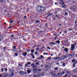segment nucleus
Listing matches in <instances>:
<instances>
[{"mask_svg": "<svg viewBox=\"0 0 77 77\" xmlns=\"http://www.w3.org/2000/svg\"><path fill=\"white\" fill-rule=\"evenodd\" d=\"M42 71V69L39 68L38 69V73H39V72H40V71Z\"/></svg>", "mask_w": 77, "mask_h": 77, "instance_id": "14", "label": "nucleus"}, {"mask_svg": "<svg viewBox=\"0 0 77 77\" xmlns=\"http://www.w3.org/2000/svg\"><path fill=\"white\" fill-rule=\"evenodd\" d=\"M5 71H7V68H5Z\"/></svg>", "mask_w": 77, "mask_h": 77, "instance_id": "61", "label": "nucleus"}, {"mask_svg": "<svg viewBox=\"0 0 77 77\" xmlns=\"http://www.w3.org/2000/svg\"><path fill=\"white\" fill-rule=\"evenodd\" d=\"M3 69H4L3 68L1 69V70L2 71V72H3Z\"/></svg>", "mask_w": 77, "mask_h": 77, "instance_id": "55", "label": "nucleus"}, {"mask_svg": "<svg viewBox=\"0 0 77 77\" xmlns=\"http://www.w3.org/2000/svg\"><path fill=\"white\" fill-rule=\"evenodd\" d=\"M35 54H38V52H35Z\"/></svg>", "mask_w": 77, "mask_h": 77, "instance_id": "43", "label": "nucleus"}, {"mask_svg": "<svg viewBox=\"0 0 77 77\" xmlns=\"http://www.w3.org/2000/svg\"><path fill=\"white\" fill-rule=\"evenodd\" d=\"M0 2H1V3H3V2H4V0H1V1H0Z\"/></svg>", "mask_w": 77, "mask_h": 77, "instance_id": "34", "label": "nucleus"}, {"mask_svg": "<svg viewBox=\"0 0 77 77\" xmlns=\"http://www.w3.org/2000/svg\"><path fill=\"white\" fill-rule=\"evenodd\" d=\"M42 32H43V31H42V30L40 31L39 32V33L41 34V33Z\"/></svg>", "mask_w": 77, "mask_h": 77, "instance_id": "31", "label": "nucleus"}, {"mask_svg": "<svg viewBox=\"0 0 77 77\" xmlns=\"http://www.w3.org/2000/svg\"><path fill=\"white\" fill-rule=\"evenodd\" d=\"M72 54H69L67 56V55H65L63 56H62L61 57V58L59 59V60H63V59H66L68 57H71V56H72Z\"/></svg>", "mask_w": 77, "mask_h": 77, "instance_id": "2", "label": "nucleus"}, {"mask_svg": "<svg viewBox=\"0 0 77 77\" xmlns=\"http://www.w3.org/2000/svg\"><path fill=\"white\" fill-rule=\"evenodd\" d=\"M76 45V43H75L74 44H73V45H72V46L71 47V50L72 51L73 50H74V47H75V46H75V45Z\"/></svg>", "mask_w": 77, "mask_h": 77, "instance_id": "3", "label": "nucleus"}, {"mask_svg": "<svg viewBox=\"0 0 77 77\" xmlns=\"http://www.w3.org/2000/svg\"><path fill=\"white\" fill-rule=\"evenodd\" d=\"M13 48L14 49H15V48H16V46H13Z\"/></svg>", "mask_w": 77, "mask_h": 77, "instance_id": "40", "label": "nucleus"}, {"mask_svg": "<svg viewBox=\"0 0 77 77\" xmlns=\"http://www.w3.org/2000/svg\"><path fill=\"white\" fill-rule=\"evenodd\" d=\"M11 69H11L10 71L12 72H14V67H12Z\"/></svg>", "mask_w": 77, "mask_h": 77, "instance_id": "13", "label": "nucleus"}, {"mask_svg": "<svg viewBox=\"0 0 77 77\" xmlns=\"http://www.w3.org/2000/svg\"><path fill=\"white\" fill-rule=\"evenodd\" d=\"M43 75H44V73H41V75H42V76Z\"/></svg>", "mask_w": 77, "mask_h": 77, "instance_id": "49", "label": "nucleus"}, {"mask_svg": "<svg viewBox=\"0 0 77 77\" xmlns=\"http://www.w3.org/2000/svg\"><path fill=\"white\" fill-rule=\"evenodd\" d=\"M30 54L31 55V56H33V54L32 53H31Z\"/></svg>", "mask_w": 77, "mask_h": 77, "instance_id": "53", "label": "nucleus"}, {"mask_svg": "<svg viewBox=\"0 0 77 77\" xmlns=\"http://www.w3.org/2000/svg\"><path fill=\"white\" fill-rule=\"evenodd\" d=\"M27 51H28V52H29V51H30V49H27Z\"/></svg>", "mask_w": 77, "mask_h": 77, "instance_id": "38", "label": "nucleus"}, {"mask_svg": "<svg viewBox=\"0 0 77 77\" xmlns=\"http://www.w3.org/2000/svg\"><path fill=\"white\" fill-rule=\"evenodd\" d=\"M33 62H34V63H36V62H38V60H34Z\"/></svg>", "mask_w": 77, "mask_h": 77, "instance_id": "23", "label": "nucleus"}, {"mask_svg": "<svg viewBox=\"0 0 77 77\" xmlns=\"http://www.w3.org/2000/svg\"><path fill=\"white\" fill-rule=\"evenodd\" d=\"M51 68V64H49V65H46L45 66V68Z\"/></svg>", "mask_w": 77, "mask_h": 77, "instance_id": "6", "label": "nucleus"}, {"mask_svg": "<svg viewBox=\"0 0 77 77\" xmlns=\"http://www.w3.org/2000/svg\"><path fill=\"white\" fill-rule=\"evenodd\" d=\"M54 69L55 71H57V70H58V67H56L55 68H54Z\"/></svg>", "mask_w": 77, "mask_h": 77, "instance_id": "17", "label": "nucleus"}, {"mask_svg": "<svg viewBox=\"0 0 77 77\" xmlns=\"http://www.w3.org/2000/svg\"><path fill=\"white\" fill-rule=\"evenodd\" d=\"M2 74H0V77H2Z\"/></svg>", "mask_w": 77, "mask_h": 77, "instance_id": "52", "label": "nucleus"}, {"mask_svg": "<svg viewBox=\"0 0 77 77\" xmlns=\"http://www.w3.org/2000/svg\"><path fill=\"white\" fill-rule=\"evenodd\" d=\"M74 60H75V59H73L72 60V62H75Z\"/></svg>", "mask_w": 77, "mask_h": 77, "instance_id": "45", "label": "nucleus"}, {"mask_svg": "<svg viewBox=\"0 0 77 77\" xmlns=\"http://www.w3.org/2000/svg\"><path fill=\"white\" fill-rule=\"evenodd\" d=\"M72 77H77V75H74L72 76Z\"/></svg>", "mask_w": 77, "mask_h": 77, "instance_id": "36", "label": "nucleus"}, {"mask_svg": "<svg viewBox=\"0 0 77 77\" xmlns=\"http://www.w3.org/2000/svg\"><path fill=\"white\" fill-rule=\"evenodd\" d=\"M35 65H39V62H38L37 63H36Z\"/></svg>", "mask_w": 77, "mask_h": 77, "instance_id": "37", "label": "nucleus"}, {"mask_svg": "<svg viewBox=\"0 0 77 77\" xmlns=\"http://www.w3.org/2000/svg\"><path fill=\"white\" fill-rule=\"evenodd\" d=\"M8 77H12V76L11 75H10L8 76Z\"/></svg>", "mask_w": 77, "mask_h": 77, "instance_id": "44", "label": "nucleus"}, {"mask_svg": "<svg viewBox=\"0 0 77 77\" xmlns=\"http://www.w3.org/2000/svg\"><path fill=\"white\" fill-rule=\"evenodd\" d=\"M15 55L16 56H18V54H15Z\"/></svg>", "mask_w": 77, "mask_h": 77, "instance_id": "48", "label": "nucleus"}, {"mask_svg": "<svg viewBox=\"0 0 77 77\" xmlns=\"http://www.w3.org/2000/svg\"><path fill=\"white\" fill-rule=\"evenodd\" d=\"M60 58H61V57L60 58H59V57H56L54 58H53V59L54 60H57V59H58V60H60V61L62 60H59V59H60Z\"/></svg>", "mask_w": 77, "mask_h": 77, "instance_id": "5", "label": "nucleus"}, {"mask_svg": "<svg viewBox=\"0 0 77 77\" xmlns=\"http://www.w3.org/2000/svg\"><path fill=\"white\" fill-rule=\"evenodd\" d=\"M14 35H12L11 36V38H14Z\"/></svg>", "mask_w": 77, "mask_h": 77, "instance_id": "42", "label": "nucleus"}, {"mask_svg": "<svg viewBox=\"0 0 77 77\" xmlns=\"http://www.w3.org/2000/svg\"><path fill=\"white\" fill-rule=\"evenodd\" d=\"M75 56L76 57H77V54L75 55Z\"/></svg>", "mask_w": 77, "mask_h": 77, "instance_id": "64", "label": "nucleus"}, {"mask_svg": "<svg viewBox=\"0 0 77 77\" xmlns=\"http://www.w3.org/2000/svg\"><path fill=\"white\" fill-rule=\"evenodd\" d=\"M57 36L56 35V36L55 38H54V39L56 40V38H57Z\"/></svg>", "mask_w": 77, "mask_h": 77, "instance_id": "39", "label": "nucleus"}, {"mask_svg": "<svg viewBox=\"0 0 77 77\" xmlns=\"http://www.w3.org/2000/svg\"><path fill=\"white\" fill-rule=\"evenodd\" d=\"M56 43H57L58 44H60V41L59 40L57 41H56Z\"/></svg>", "mask_w": 77, "mask_h": 77, "instance_id": "20", "label": "nucleus"}, {"mask_svg": "<svg viewBox=\"0 0 77 77\" xmlns=\"http://www.w3.org/2000/svg\"><path fill=\"white\" fill-rule=\"evenodd\" d=\"M13 22H14L13 21H11L10 22V24H11V23H13Z\"/></svg>", "mask_w": 77, "mask_h": 77, "instance_id": "58", "label": "nucleus"}, {"mask_svg": "<svg viewBox=\"0 0 77 77\" xmlns=\"http://www.w3.org/2000/svg\"><path fill=\"white\" fill-rule=\"evenodd\" d=\"M51 58V57H49L48 58V60H50Z\"/></svg>", "mask_w": 77, "mask_h": 77, "instance_id": "28", "label": "nucleus"}, {"mask_svg": "<svg viewBox=\"0 0 77 77\" xmlns=\"http://www.w3.org/2000/svg\"><path fill=\"white\" fill-rule=\"evenodd\" d=\"M36 50H39V48H37L36 49Z\"/></svg>", "mask_w": 77, "mask_h": 77, "instance_id": "56", "label": "nucleus"}, {"mask_svg": "<svg viewBox=\"0 0 77 77\" xmlns=\"http://www.w3.org/2000/svg\"><path fill=\"white\" fill-rule=\"evenodd\" d=\"M27 18V16H26L23 17V18Z\"/></svg>", "mask_w": 77, "mask_h": 77, "instance_id": "41", "label": "nucleus"}, {"mask_svg": "<svg viewBox=\"0 0 77 77\" xmlns=\"http://www.w3.org/2000/svg\"><path fill=\"white\" fill-rule=\"evenodd\" d=\"M3 76L4 77H7V76H8V74H4L3 75Z\"/></svg>", "mask_w": 77, "mask_h": 77, "instance_id": "19", "label": "nucleus"}, {"mask_svg": "<svg viewBox=\"0 0 77 77\" xmlns=\"http://www.w3.org/2000/svg\"><path fill=\"white\" fill-rule=\"evenodd\" d=\"M61 73H62V74H65V72H64L62 71Z\"/></svg>", "mask_w": 77, "mask_h": 77, "instance_id": "46", "label": "nucleus"}, {"mask_svg": "<svg viewBox=\"0 0 77 77\" xmlns=\"http://www.w3.org/2000/svg\"><path fill=\"white\" fill-rule=\"evenodd\" d=\"M9 72H11V75H12V76H14V72H12L10 71V70H11V69H9Z\"/></svg>", "mask_w": 77, "mask_h": 77, "instance_id": "9", "label": "nucleus"}, {"mask_svg": "<svg viewBox=\"0 0 77 77\" xmlns=\"http://www.w3.org/2000/svg\"><path fill=\"white\" fill-rule=\"evenodd\" d=\"M35 65L33 63H32L31 64V66L32 67H34V66H35Z\"/></svg>", "mask_w": 77, "mask_h": 77, "instance_id": "16", "label": "nucleus"}, {"mask_svg": "<svg viewBox=\"0 0 77 77\" xmlns=\"http://www.w3.org/2000/svg\"><path fill=\"white\" fill-rule=\"evenodd\" d=\"M19 73L21 75H23V74H24V72L22 71L19 72Z\"/></svg>", "mask_w": 77, "mask_h": 77, "instance_id": "7", "label": "nucleus"}, {"mask_svg": "<svg viewBox=\"0 0 77 77\" xmlns=\"http://www.w3.org/2000/svg\"><path fill=\"white\" fill-rule=\"evenodd\" d=\"M3 49L4 50V51H6V48L5 47H3Z\"/></svg>", "mask_w": 77, "mask_h": 77, "instance_id": "33", "label": "nucleus"}, {"mask_svg": "<svg viewBox=\"0 0 77 77\" xmlns=\"http://www.w3.org/2000/svg\"><path fill=\"white\" fill-rule=\"evenodd\" d=\"M77 63H73V66H74V67H75V64H76Z\"/></svg>", "mask_w": 77, "mask_h": 77, "instance_id": "27", "label": "nucleus"}, {"mask_svg": "<svg viewBox=\"0 0 77 77\" xmlns=\"http://www.w3.org/2000/svg\"><path fill=\"white\" fill-rule=\"evenodd\" d=\"M47 48H48V49H49V50H50V49H51L50 48V47H47Z\"/></svg>", "mask_w": 77, "mask_h": 77, "instance_id": "47", "label": "nucleus"}, {"mask_svg": "<svg viewBox=\"0 0 77 77\" xmlns=\"http://www.w3.org/2000/svg\"><path fill=\"white\" fill-rule=\"evenodd\" d=\"M68 15V13L66 12L65 14V15Z\"/></svg>", "mask_w": 77, "mask_h": 77, "instance_id": "50", "label": "nucleus"}, {"mask_svg": "<svg viewBox=\"0 0 77 77\" xmlns=\"http://www.w3.org/2000/svg\"><path fill=\"white\" fill-rule=\"evenodd\" d=\"M57 75L59 76V77H61V76L62 75V72L58 73L57 74Z\"/></svg>", "mask_w": 77, "mask_h": 77, "instance_id": "8", "label": "nucleus"}, {"mask_svg": "<svg viewBox=\"0 0 77 77\" xmlns=\"http://www.w3.org/2000/svg\"><path fill=\"white\" fill-rule=\"evenodd\" d=\"M43 54H44L45 55V54L48 55V54L47 53H43Z\"/></svg>", "mask_w": 77, "mask_h": 77, "instance_id": "30", "label": "nucleus"}, {"mask_svg": "<svg viewBox=\"0 0 77 77\" xmlns=\"http://www.w3.org/2000/svg\"><path fill=\"white\" fill-rule=\"evenodd\" d=\"M65 5H63V6L62 8H65Z\"/></svg>", "mask_w": 77, "mask_h": 77, "instance_id": "51", "label": "nucleus"}, {"mask_svg": "<svg viewBox=\"0 0 77 77\" xmlns=\"http://www.w3.org/2000/svg\"><path fill=\"white\" fill-rule=\"evenodd\" d=\"M13 51H14V52H15V53H17V50L15 49L13 50Z\"/></svg>", "mask_w": 77, "mask_h": 77, "instance_id": "25", "label": "nucleus"}, {"mask_svg": "<svg viewBox=\"0 0 77 77\" xmlns=\"http://www.w3.org/2000/svg\"><path fill=\"white\" fill-rule=\"evenodd\" d=\"M64 50L65 51H66V52H68V49H67V48H64Z\"/></svg>", "mask_w": 77, "mask_h": 77, "instance_id": "12", "label": "nucleus"}, {"mask_svg": "<svg viewBox=\"0 0 77 77\" xmlns=\"http://www.w3.org/2000/svg\"><path fill=\"white\" fill-rule=\"evenodd\" d=\"M50 74H51V75H53V74H54L53 73V72H51L50 73Z\"/></svg>", "mask_w": 77, "mask_h": 77, "instance_id": "26", "label": "nucleus"}, {"mask_svg": "<svg viewBox=\"0 0 77 77\" xmlns=\"http://www.w3.org/2000/svg\"><path fill=\"white\" fill-rule=\"evenodd\" d=\"M30 63H31V62H28L27 63V65H30Z\"/></svg>", "mask_w": 77, "mask_h": 77, "instance_id": "32", "label": "nucleus"}, {"mask_svg": "<svg viewBox=\"0 0 77 77\" xmlns=\"http://www.w3.org/2000/svg\"><path fill=\"white\" fill-rule=\"evenodd\" d=\"M27 66V64H26L25 65V67H26V66Z\"/></svg>", "mask_w": 77, "mask_h": 77, "instance_id": "60", "label": "nucleus"}, {"mask_svg": "<svg viewBox=\"0 0 77 77\" xmlns=\"http://www.w3.org/2000/svg\"><path fill=\"white\" fill-rule=\"evenodd\" d=\"M63 66H65V63H63Z\"/></svg>", "mask_w": 77, "mask_h": 77, "instance_id": "57", "label": "nucleus"}, {"mask_svg": "<svg viewBox=\"0 0 77 77\" xmlns=\"http://www.w3.org/2000/svg\"><path fill=\"white\" fill-rule=\"evenodd\" d=\"M45 8L44 7L40 5H38L37 6L36 11L38 12H42L44 10Z\"/></svg>", "mask_w": 77, "mask_h": 77, "instance_id": "1", "label": "nucleus"}, {"mask_svg": "<svg viewBox=\"0 0 77 77\" xmlns=\"http://www.w3.org/2000/svg\"><path fill=\"white\" fill-rule=\"evenodd\" d=\"M33 71H34V72L38 73V69L37 68H34L33 69Z\"/></svg>", "mask_w": 77, "mask_h": 77, "instance_id": "4", "label": "nucleus"}, {"mask_svg": "<svg viewBox=\"0 0 77 77\" xmlns=\"http://www.w3.org/2000/svg\"><path fill=\"white\" fill-rule=\"evenodd\" d=\"M31 53H34V52H35V51H34V50L32 49L31 50Z\"/></svg>", "mask_w": 77, "mask_h": 77, "instance_id": "24", "label": "nucleus"}, {"mask_svg": "<svg viewBox=\"0 0 77 77\" xmlns=\"http://www.w3.org/2000/svg\"><path fill=\"white\" fill-rule=\"evenodd\" d=\"M55 17H57V18L58 17V15H56V16H55Z\"/></svg>", "mask_w": 77, "mask_h": 77, "instance_id": "62", "label": "nucleus"}, {"mask_svg": "<svg viewBox=\"0 0 77 77\" xmlns=\"http://www.w3.org/2000/svg\"><path fill=\"white\" fill-rule=\"evenodd\" d=\"M12 26H10L9 27V29H11V28H12Z\"/></svg>", "mask_w": 77, "mask_h": 77, "instance_id": "63", "label": "nucleus"}, {"mask_svg": "<svg viewBox=\"0 0 77 77\" xmlns=\"http://www.w3.org/2000/svg\"><path fill=\"white\" fill-rule=\"evenodd\" d=\"M38 67V66H34V67H32V68H37Z\"/></svg>", "mask_w": 77, "mask_h": 77, "instance_id": "29", "label": "nucleus"}, {"mask_svg": "<svg viewBox=\"0 0 77 77\" xmlns=\"http://www.w3.org/2000/svg\"><path fill=\"white\" fill-rule=\"evenodd\" d=\"M36 77V75H34V77Z\"/></svg>", "mask_w": 77, "mask_h": 77, "instance_id": "54", "label": "nucleus"}, {"mask_svg": "<svg viewBox=\"0 0 77 77\" xmlns=\"http://www.w3.org/2000/svg\"><path fill=\"white\" fill-rule=\"evenodd\" d=\"M39 22H40V21L39 20H36V23H39Z\"/></svg>", "mask_w": 77, "mask_h": 77, "instance_id": "22", "label": "nucleus"}, {"mask_svg": "<svg viewBox=\"0 0 77 77\" xmlns=\"http://www.w3.org/2000/svg\"><path fill=\"white\" fill-rule=\"evenodd\" d=\"M52 76L53 77H56L57 76V75L56 74H53V75H52Z\"/></svg>", "mask_w": 77, "mask_h": 77, "instance_id": "15", "label": "nucleus"}, {"mask_svg": "<svg viewBox=\"0 0 77 77\" xmlns=\"http://www.w3.org/2000/svg\"><path fill=\"white\" fill-rule=\"evenodd\" d=\"M49 44H53V45H55V43L54 42H50Z\"/></svg>", "mask_w": 77, "mask_h": 77, "instance_id": "18", "label": "nucleus"}, {"mask_svg": "<svg viewBox=\"0 0 77 77\" xmlns=\"http://www.w3.org/2000/svg\"><path fill=\"white\" fill-rule=\"evenodd\" d=\"M73 71L75 72H77V68L73 70Z\"/></svg>", "mask_w": 77, "mask_h": 77, "instance_id": "11", "label": "nucleus"}, {"mask_svg": "<svg viewBox=\"0 0 77 77\" xmlns=\"http://www.w3.org/2000/svg\"><path fill=\"white\" fill-rule=\"evenodd\" d=\"M44 57L42 55H41V58H40V59H41V58H43Z\"/></svg>", "mask_w": 77, "mask_h": 77, "instance_id": "35", "label": "nucleus"}, {"mask_svg": "<svg viewBox=\"0 0 77 77\" xmlns=\"http://www.w3.org/2000/svg\"><path fill=\"white\" fill-rule=\"evenodd\" d=\"M22 55L24 56H27V52H24L23 54H22Z\"/></svg>", "mask_w": 77, "mask_h": 77, "instance_id": "10", "label": "nucleus"}, {"mask_svg": "<svg viewBox=\"0 0 77 77\" xmlns=\"http://www.w3.org/2000/svg\"><path fill=\"white\" fill-rule=\"evenodd\" d=\"M32 58H35V56L34 55L32 56Z\"/></svg>", "mask_w": 77, "mask_h": 77, "instance_id": "59", "label": "nucleus"}, {"mask_svg": "<svg viewBox=\"0 0 77 77\" xmlns=\"http://www.w3.org/2000/svg\"><path fill=\"white\" fill-rule=\"evenodd\" d=\"M27 72L28 74H29L30 72V70H27Z\"/></svg>", "mask_w": 77, "mask_h": 77, "instance_id": "21", "label": "nucleus"}]
</instances>
